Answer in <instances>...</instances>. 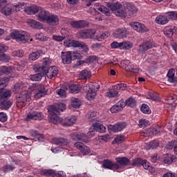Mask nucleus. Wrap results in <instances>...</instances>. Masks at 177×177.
I'll use <instances>...</instances> for the list:
<instances>
[{
  "instance_id": "473e14b6",
  "label": "nucleus",
  "mask_w": 177,
  "mask_h": 177,
  "mask_svg": "<svg viewBox=\"0 0 177 177\" xmlns=\"http://www.w3.org/2000/svg\"><path fill=\"white\" fill-rule=\"evenodd\" d=\"M175 70L174 69H170L169 70L167 73V77H168V82H172L173 84H175L177 82V76H175Z\"/></svg>"
},
{
  "instance_id": "69168bd1",
  "label": "nucleus",
  "mask_w": 177,
  "mask_h": 177,
  "mask_svg": "<svg viewBox=\"0 0 177 177\" xmlns=\"http://www.w3.org/2000/svg\"><path fill=\"white\" fill-rule=\"evenodd\" d=\"M0 60L1 62H9L10 60V57L6 55L5 53L0 54Z\"/></svg>"
},
{
  "instance_id": "393cba45",
  "label": "nucleus",
  "mask_w": 177,
  "mask_h": 177,
  "mask_svg": "<svg viewBox=\"0 0 177 177\" xmlns=\"http://www.w3.org/2000/svg\"><path fill=\"white\" fill-rule=\"evenodd\" d=\"M14 70L13 66H0V75H9L13 73Z\"/></svg>"
},
{
  "instance_id": "4468645a",
  "label": "nucleus",
  "mask_w": 177,
  "mask_h": 177,
  "mask_svg": "<svg viewBox=\"0 0 177 177\" xmlns=\"http://www.w3.org/2000/svg\"><path fill=\"white\" fill-rule=\"evenodd\" d=\"M130 26L137 32H147L149 31V28L145 24L140 22H131L130 23Z\"/></svg>"
},
{
  "instance_id": "f03ea898",
  "label": "nucleus",
  "mask_w": 177,
  "mask_h": 177,
  "mask_svg": "<svg viewBox=\"0 0 177 177\" xmlns=\"http://www.w3.org/2000/svg\"><path fill=\"white\" fill-rule=\"evenodd\" d=\"M12 96V93L9 90H3L0 93V109L1 110H9L12 107V103L9 100Z\"/></svg>"
},
{
  "instance_id": "412c9836",
  "label": "nucleus",
  "mask_w": 177,
  "mask_h": 177,
  "mask_svg": "<svg viewBox=\"0 0 177 177\" xmlns=\"http://www.w3.org/2000/svg\"><path fill=\"white\" fill-rule=\"evenodd\" d=\"M61 57L64 64H70L73 61L71 51H67L66 53L62 52Z\"/></svg>"
},
{
  "instance_id": "a211bd4d",
  "label": "nucleus",
  "mask_w": 177,
  "mask_h": 177,
  "mask_svg": "<svg viewBox=\"0 0 177 177\" xmlns=\"http://www.w3.org/2000/svg\"><path fill=\"white\" fill-rule=\"evenodd\" d=\"M75 147L77 148L78 150L81 151L84 154V156H86V154H89L91 153V149L86 145H84V143L77 142L74 144Z\"/></svg>"
},
{
  "instance_id": "603ef678",
  "label": "nucleus",
  "mask_w": 177,
  "mask_h": 177,
  "mask_svg": "<svg viewBox=\"0 0 177 177\" xmlns=\"http://www.w3.org/2000/svg\"><path fill=\"white\" fill-rule=\"evenodd\" d=\"M166 15H167V18L169 19H171V20H177V12H169L166 13Z\"/></svg>"
},
{
  "instance_id": "c9c22d12",
  "label": "nucleus",
  "mask_w": 177,
  "mask_h": 177,
  "mask_svg": "<svg viewBox=\"0 0 177 177\" xmlns=\"http://www.w3.org/2000/svg\"><path fill=\"white\" fill-rule=\"evenodd\" d=\"M53 142L55 145H59V146H67L68 143H69L68 140L66 138H54Z\"/></svg>"
},
{
  "instance_id": "bf43d9fd",
  "label": "nucleus",
  "mask_w": 177,
  "mask_h": 177,
  "mask_svg": "<svg viewBox=\"0 0 177 177\" xmlns=\"http://www.w3.org/2000/svg\"><path fill=\"white\" fill-rule=\"evenodd\" d=\"M23 88H24V84L22 82L17 83L14 86L15 92H19V91H20V89H23Z\"/></svg>"
},
{
  "instance_id": "3c124183",
  "label": "nucleus",
  "mask_w": 177,
  "mask_h": 177,
  "mask_svg": "<svg viewBox=\"0 0 177 177\" xmlns=\"http://www.w3.org/2000/svg\"><path fill=\"white\" fill-rule=\"evenodd\" d=\"M12 55L15 57H23L24 56V51L23 50H15L12 53Z\"/></svg>"
},
{
  "instance_id": "13d9d810",
  "label": "nucleus",
  "mask_w": 177,
  "mask_h": 177,
  "mask_svg": "<svg viewBox=\"0 0 177 177\" xmlns=\"http://www.w3.org/2000/svg\"><path fill=\"white\" fill-rule=\"evenodd\" d=\"M141 111L144 113V114H150V109L147 104H142L141 106Z\"/></svg>"
},
{
  "instance_id": "864d4df0",
  "label": "nucleus",
  "mask_w": 177,
  "mask_h": 177,
  "mask_svg": "<svg viewBox=\"0 0 177 177\" xmlns=\"http://www.w3.org/2000/svg\"><path fill=\"white\" fill-rule=\"evenodd\" d=\"M78 140H81V142H84V143H88V136L84 133H79Z\"/></svg>"
},
{
  "instance_id": "37998d69",
  "label": "nucleus",
  "mask_w": 177,
  "mask_h": 177,
  "mask_svg": "<svg viewBox=\"0 0 177 177\" xmlns=\"http://www.w3.org/2000/svg\"><path fill=\"white\" fill-rule=\"evenodd\" d=\"M88 120L91 122H95V121H97V112H90L88 113Z\"/></svg>"
},
{
  "instance_id": "338daca9",
  "label": "nucleus",
  "mask_w": 177,
  "mask_h": 177,
  "mask_svg": "<svg viewBox=\"0 0 177 177\" xmlns=\"http://www.w3.org/2000/svg\"><path fill=\"white\" fill-rule=\"evenodd\" d=\"M0 121L1 122H6L8 121V115L3 112H0Z\"/></svg>"
},
{
  "instance_id": "1a4fd4ad",
  "label": "nucleus",
  "mask_w": 177,
  "mask_h": 177,
  "mask_svg": "<svg viewBox=\"0 0 177 177\" xmlns=\"http://www.w3.org/2000/svg\"><path fill=\"white\" fill-rule=\"evenodd\" d=\"M84 90L86 91V99L88 100H93L96 97V89L95 85L90 83L84 86Z\"/></svg>"
},
{
  "instance_id": "20e7f679",
  "label": "nucleus",
  "mask_w": 177,
  "mask_h": 177,
  "mask_svg": "<svg viewBox=\"0 0 177 177\" xmlns=\"http://www.w3.org/2000/svg\"><path fill=\"white\" fill-rule=\"evenodd\" d=\"M33 70L35 73H39L31 75L30 76V80H31V81H41L44 75V73H45L46 68L42 67L39 64H35L33 66Z\"/></svg>"
},
{
  "instance_id": "49530a36",
  "label": "nucleus",
  "mask_w": 177,
  "mask_h": 177,
  "mask_svg": "<svg viewBox=\"0 0 177 177\" xmlns=\"http://www.w3.org/2000/svg\"><path fill=\"white\" fill-rule=\"evenodd\" d=\"M109 35H110V33L105 32H102V33L97 35L95 37V38H96L97 41H102V39L107 38V37H109Z\"/></svg>"
},
{
  "instance_id": "f704fd0d",
  "label": "nucleus",
  "mask_w": 177,
  "mask_h": 177,
  "mask_svg": "<svg viewBox=\"0 0 177 177\" xmlns=\"http://www.w3.org/2000/svg\"><path fill=\"white\" fill-rule=\"evenodd\" d=\"M118 91L115 90V88L109 89L105 93L106 97H109V99H111L113 97H118Z\"/></svg>"
},
{
  "instance_id": "09e8293b",
  "label": "nucleus",
  "mask_w": 177,
  "mask_h": 177,
  "mask_svg": "<svg viewBox=\"0 0 177 177\" xmlns=\"http://www.w3.org/2000/svg\"><path fill=\"white\" fill-rule=\"evenodd\" d=\"M24 8V3H19L17 5L12 6V12H20Z\"/></svg>"
},
{
  "instance_id": "e433bc0d",
  "label": "nucleus",
  "mask_w": 177,
  "mask_h": 177,
  "mask_svg": "<svg viewBox=\"0 0 177 177\" xmlns=\"http://www.w3.org/2000/svg\"><path fill=\"white\" fill-rule=\"evenodd\" d=\"M174 32H175V27L167 26L164 29L165 35H167L169 38H171L174 35Z\"/></svg>"
},
{
  "instance_id": "052dcab7",
  "label": "nucleus",
  "mask_w": 177,
  "mask_h": 177,
  "mask_svg": "<svg viewBox=\"0 0 177 177\" xmlns=\"http://www.w3.org/2000/svg\"><path fill=\"white\" fill-rule=\"evenodd\" d=\"M149 149H157V147H158V146H160V143H158V141L157 140H153L149 142Z\"/></svg>"
},
{
  "instance_id": "58836bf2",
  "label": "nucleus",
  "mask_w": 177,
  "mask_h": 177,
  "mask_svg": "<svg viewBox=\"0 0 177 177\" xmlns=\"http://www.w3.org/2000/svg\"><path fill=\"white\" fill-rule=\"evenodd\" d=\"M41 53H39V51L33 52L29 55L28 59L31 62H35V60H37V59H39Z\"/></svg>"
},
{
  "instance_id": "6e6552de",
  "label": "nucleus",
  "mask_w": 177,
  "mask_h": 177,
  "mask_svg": "<svg viewBox=\"0 0 177 177\" xmlns=\"http://www.w3.org/2000/svg\"><path fill=\"white\" fill-rule=\"evenodd\" d=\"M27 35V32H23V33H20L19 30H14L10 33V37H7L5 38V41H10V38L12 39H16L18 42H24L26 41V37Z\"/></svg>"
},
{
  "instance_id": "b1692460",
  "label": "nucleus",
  "mask_w": 177,
  "mask_h": 177,
  "mask_svg": "<svg viewBox=\"0 0 177 177\" xmlns=\"http://www.w3.org/2000/svg\"><path fill=\"white\" fill-rule=\"evenodd\" d=\"M77 122V117L71 116L70 118H66L65 119H62V127H71V125H74V123Z\"/></svg>"
},
{
  "instance_id": "39448f33",
  "label": "nucleus",
  "mask_w": 177,
  "mask_h": 177,
  "mask_svg": "<svg viewBox=\"0 0 177 177\" xmlns=\"http://www.w3.org/2000/svg\"><path fill=\"white\" fill-rule=\"evenodd\" d=\"M30 91H35L34 96L35 99H40L46 95V89L45 86L42 84H32L30 86Z\"/></svg>"
},
{
  "instance_id": "c03bdc74",
  "label": "nucleus",
  "mask_w": 177,
  "mask_h": 177,
  "mask_svg": "<svg viewBox=\"0 0 177 177\" xmlns=\"http://www.w3.org/2000/svg\"><path fill=\"white\" fill-rule=\"evenodd\" d=\"M125 106H128V107H135L136 106V100L132 97H129L125 102Z\"/></svg>"
},
{
  "instance_id": "bb28decb",
  "label": "nucleus",
  "mask_w": 177,
  "mask_h": 177,
  "mask_svg": "<svg viewBox=\"0 0 177 177\" xmlns=\"http://www.w3.org/2000/svg\"><path fill=\"white\" fill-rule=\"evenodd\" d=\"M1 12L2 15H4V16H10V15L13 13V6L10 4L6 5L1 8Z\"/></svg>"
},
{
  "instance_id": "9b49d317",
  "label": "nucleus",
  "mask_w": 177,
  "mask_h": 177,
  "mask_svg": "<svg viewBox=\"0 0 177 177\" xmlns=\"http://www.w3.org/2000/svg\"><path fill=\"white\" fill-rule=\"evenodd\" d=\"M44 67V66H41ZM46 68L45 72L43 73L44 75H46L47 78L48 80H52V78L56 77L57 74H59V70L56 66H51L47 68L46 66L44 67Z\"/></svg>"
},
{
  "instance_id": "f8f14e48",
  "label": "nucleus",
  "mask_w": 177,
  "mask_h": 177,
  "mask_svg": "<svg viewBox=\"0 0 177 177\" xmlns=\"http://www.w3.org/2000/svg\"><path fill=\"white\" fill-rule=\"evenodd\" d=\"M30 120H34L35 121H42V120H44V114H42V112L38 111L28 113L26 118V120L30 121Z\"/></svg>"
},
{
  "instance_id": "f257e3e1",
  "label": "nucleus",
  "mask_w": 177,
  "mask_h": 177,
  "mask_svg": "<svg viewBox=\"0 0 177 177\" xmlns=\"http://www.w3.org/2000/svg\"><path fill=\"white\" fill-rule=\"evenodd\" d=\"M66 110V104L61 103V104H55L51 106V111L48 115V121L52 124H61L62 120L61 118L57 116L56 113H62Z\"/></svg>"
},
{
  "instance_id": "680f3d73",
  "label": "nucleus",
  "mask_w": 177,
  "mask_h": 177,
  "mask_svg": "<svg viewBox=\"0 0 177 177\" xmlns=\"http://www.w3.org/2000/svg\"><path fill=\"white\" fill-rule=\"evenodd\" d=\"M161 131V127L158 125H156L153 128L151 129V132L152 135H157Z\"/></svg>"
},
{
  "instance_id": "2eb2a0df",
  "label": "nucleus",
  "mask_w": 177,
  "mask_h": 177,
  "mask_svg": "<svg viewBox=\"0 0 177 177\" xmlns=\"http://www.w3.org/2000/svg\"><path fill=\"white\" fill-rule=\"evenodd\" d=\"M153 48H156L155 42L151 40L145 41L140 46L139 52L145 53V52H147L149 49H151Z\"/></svg>"
},
{
  "instance_id": "423d86ee",
  "label": "nucleus",
  "mask_w": 177,
  "mask_h": 177,
  "mask_svg": "<svg viewBox=\"0 0 177 177\" xmlns=\"http://www.w3.org/2000/svg\"><path fill=\"white\" fill-rule=\"evenodd\" d=\"M64 46L68 48H81L84 52H89V48L83 41H78L77 40H65L64 42Z\"/></svg>"
},
{
  "instance_id": "7ed1b4c3",
  "label": "nucleus",
  "mask_w": 177,
  "mask_h": 177,
  "mask_svg": "<svg viewBox=\"0 0 177 177\" xmlns=\"http://www.w3.org/2000/svg\"><path fill=\"white\" fill-rule=\"evenodd\" d=\"M110 9L118 17H128V12L127 10V8L122 6V5L118 3L111 4Z\"/></svg>"
},
{
  "instance_id": "9d476101",
  "label": "nucleus",
  "mask_w": 177,
  "mask_h": 177,
  "mask_svg": "<svg viewBox=\"0 0 177 177\" xmlns=\"http://www.w3.org/2000/svg\"><path fill=\"white\" fill-rule=\"evenodd\" d=\"M95 34H96V31H95L94 30H84L79 32L77 34V37L80 39H88L93 38V37H95Z\"/></svg>"
},
{
  "instance_id": "6ab92c4d",
  "label": "nucleus",
  "mask_w": 177,
  "mask_h": 177,
  "mask_svg": "<svg viewBox=\"0 0 177 177\" xmlns=\"http://www.w3.org/2000/svg\"><path fill=\"white\" fill-rule=\"evenodd\" d=\"M116 163L119 165L120 169L122 167H127L131 165V160L127 157H119L115 158Z\"/></svg>"
},
{
  "instance_id": "dca6fc26",
  "label": "nucleus",
  "mask_w": 177,
  "mask_h": 177,
  "mask_svg": "<svg viewBox=\"0 0 177 177\" xmlns=\"http://www.w3.org/2000/svg\"><path fill=\"white\" fill-rule=\"evenodd\" d=\"M50 15V12H49V11H47L45 9L41 8L37 15V20H39V21L46 22Z\"/></svg>"
},
{
  "instance_id": "0e129e2a",
  "label": "nucleus",
  "mask_w": 177,
  "mask_h": 177,
  "mask_svg": "<svg viewBox=\"0 0 177 177\" xmlns=\"http://www.w3.org/2000/svg\"><path fill=\"white\" fill-rule=\"evenodd\" d=\"M50 59L49 58H44V62H43V65L41 66L40 65V67H47V68H49V66H50Z\"/></svg>"
},
{
  "instance_id": "4be33fe9",
  "label": "nucleus",
  "mask_w": 177,
  "mask_h": 177,
  "mask_svg": "<svg viewBox=\"0 0 177 177\" xmlns=\"http://www.w3.org/2000/svg\"><path fill=\"white\" fill-rule=\"evenodd\" d=\"M59 16L50 14L46 23L50 24V26H57L59 25Z\"/></svg>"
},
{
  "instance_id": "5701e85b",
  "label": "nucleus",
  "mask_w": 177,
  "mask_h": 177,
  "mask_svg": "<svg viewBox=\"0 0 177 177\" xmlns=\"http://www.w3.org/2000/svg\"><path fill=\"white\" fill-rule=\"evenodd\" d=\"M124 107H125V102L120 100L110 109V111L111 113H118V111H121Z\"/></svg>"
},
{
  "instance_id": "de8ad7c7",
  "label": "nucleus",
  "mask_w": 177,
  "mask_h": 177,
  "mask_svg": "<svg viewBox=\"0 0 177 177\" xmlns=\"http://www.w3.org/2000/svg\"><path fill=\"white\" fill-rule=\"evenodd\" d=\"M116 91H127V84H118L113 86Z\"/></svg>"
},
{
  "instance_id": "e2e57ef3",
  "label": "nucleus",
  "mask_w": 177,
  "mask_h": 177,
  "mask_svg": "<svg viewBox=\"0 0 177 177\" xmlns=\"http://www.w3.org/2000/svg\"><path fill=\"white\" fill-rule=\"evenodd\" d=\"M71 56L73 60H77V59L80 60V59H82V55H81L80 53L74 52L71 53Z\"/></svg>"
},
{
  "instance_id": "774afa93",
  "label": "nucleus",
  "mask_w": 177,
  "mask_h": 177,
  "mask_svg": "<svg viewBox=\"0 0 177 177\" xmlns=\"http://www.w3.org/2000/svg\"><path fill=\"white\" fill-rule=\"evenodd\" d=\"M147 98L151 99V100H158V95L157 94L150 93L148 94Z\"/></svg>"
},
{
  "instance_id": "0eeeda50",
  "label": "nucleus",
  "mask_w": 177,
  "mask_h": 177,
  "mask_svg": "<svg viewBox=\"0 0 177 177\" xmlns=\"http://www.w3.org/2000/svg\"><path fill=\"white\" fill-rule=\"evenodd\" d=\"M30 101V95L28 92L23 91L19 94L18 98H17V106L18 109H23L27 104V102Z\"/></svg>"
},
{
  "instance_id": "f3484780",
  "label": "nucleus",
  "mask_w": 177,
  "mask_h": 177,
  "mask_svg": "<svg viewBox=\"0 0 177 177\" xmlns=\"http://www.w3.org/2000/svg\"><path fill=\"white\" fill-rule=\"evenodd\" d=\"M71 26L73 28H85L89 26V23L85 20L73 21L71 22Z\"/></svg>"
},
{
  "instance_id": "cd10ccee",
  "label": "nucleus",
  "mask_w": 177,
  "mask_h": 177,
  "mask_svg": "<svg viewBox=\"0 0 177 177\" xmlns=\"http://www.w3.org/2000/svg\"><path fill=\"white\" fill-rule=\"evenodd\" d=\"M127 17L129 18L133 15H136L139 10L136 6L133 4H129L127 6Z\"/></svg>"
},
{
  "instance_id": "aec40b11",
  "label": "nucleus",
  "mask_w": 177,
  "mask_h": 177,
  "mask_svg": "<svg viewBox=\"0 0 177 177\" xmlns=\"http://www.w3.org/2000/svg\"><path fill=\"white\" fill-rule=\"evenodd\" d=\"M103 167L104 168L113 169V171H118V169H120V165H118V164L113 163V162L108 160H104L103 161Z\"/></svg>"
},
{
  "instance_id": "ddd939ff",
  "label": "nucleus",
  "mask_w": 177,
  "mask_h": 177,
  "mask_svg": "<svg viewBox=\"0 0 177 177\" xmlns=\"http://www.w3.org/2000/svg\"><path fill=\"white\" fill-rule=\"evenodd\" d=\"M129 35V31H128V29L125 28H118L113 32L114 38H118L119 39L127 38Z\"/></svg>"
},
{
  "instance_id": "6e6d98bb",
  "label": "nucleus",
  "mask_w": 177,
  "mask_h": 177,
  "mask_svg": "<svg viewBox=\"0 0 177 177\" xmlns=\"http://www.w3.org/2000/svg\"><path fill=\"white\" fill-rule=\"evenodd\" d=\"M55 171L50 169V170H43L40 171L41 175H44V176H53V172Z\"/></svg>"
},
{
  "instance_id": "c756f323",
  "label": "nucleus",
  "mask_w": 177,
  "mask_h": 177,
  "mask_svg": "<svg viewBox=\"0 0 177 177\" xmlns=\"http://www.w3.org/2000/svg\"><path fill=\"white\" fill-rule=\"evenodd\" d=\"M163 162L165 164H172V162H176V156L171 153L165 154Z\"/></svg>"
},
{
  "instance_id": "c85d7f7f",
  "label": "nucleus",
  "mask_w": 177,
  "mask_h": 177,
  "mask_svg": "<svg viewBox=\"0 0 177 177\" xmlns=\"http://www.w3.org/2000/svg\"><path fill=\"white\" fill-rule=\"evenodd\" d=\"M40 10L41 8L34 5L25 8V12L28 13V15H35V13H39Z\"/></svg>"
},
{
  "instance_id": "a18cd8bd",
  "label": "nucleus",
  "mask_w": 177,
  "mask_h": 177,
  "mask_svg": "<svg viewBox=\"0 0 177 177\" xmlns=\"http://www.w3.org/2000/svg\"><path fill=\"white\" fill-rule=\"evenodd\" d=\"M132 48V44L129 41H122L121 42V49L124 50H128Z\"/></svg>"
},
{
  "instance_id": "8fccbe9b",
  "label": "nucleus",
  "mask_w": 177,
  "mask_h": 177,
  "mask_svg": "<svg viewBox=\"0 0 177 177\" xmlns=\"http://www.w3.org/2000/svg\"><path fill=\"white\" fill-rule=\"evenodd\" d=\"M71 105L74 109H78L80 106H81V101H80L78 98H73L71 102Z\"/></svg>"
},
{
  "instance_id": "a19ab883",
  "label": "nucleus",
  "mask_w": 177,
  "mask_h": 177,
  "mask_svg": "<svg viewBox=\"0 0 177 177\" xmlns=\"http://www.w3.org/2000/svg\"><path fill=\"white\" fill-rule=\"evenodd\" d=\"M8 82L9 78L8 77H3L0 79V91L3 90V88L8 86Z\"/></svg>"
},
{
  "instance_id": "4c0bfd02",
  "label": "nucleus",
  "mask_w": 177,
  "mask_h": 177,
  "mask_svg": "<svg viewBox=\"0 0 177 177\" xmlns=\"http://www.w3.org/2000/svg\"><path fill=\"white\" fill-rule=\"evenodd\" d=\"M28 23H29L30 27H32V28H37L39 30L42 28V24L34 19H29Z\"/></svg>"
},
{
  "instance_id": "a878e982",
  "label": "nucleus",
  "mask_w": 177,
  "mask_h": 177,
  "mask_svg": "<svg viewBox=\"0 0 177 177\" xmlns=\"http://www.w3.org/2000/svg\"><path fill=\"white\" fill-rule=\"evenodd\" d=\"M120 64L122 68L126 71H130V73L133 71V65H131V62H129V60H122Z\"/></svg>"
},
{
  "instance_id": "2f4dec72",
  "label": "nucleus",
  "mask_w": 177,
  "mask_h": 177,
  "mask_svg": "<svg viewBox=\"0 0 177 177\" xmlns=\"http://www.w3.org/2000/svg\"><path fill=\"white\" fill-rule=\"evenodd\" d=\"M156 21L158 24H160L161 26H164L167 24L169 19L167 15H159L156 18Z\"/></svg>"
},
{
  "instance_id": "79ce46f5",
  "label": "nucleus",
  "mask_w": 177,
  "mask_h": 177,
  "mask_svg": "<svg viewBox=\"0 0 177 177\" xmlns=\"http://www.w3.org/2000/svg\"><path fill=\"white\" fill-rule=\"evenodd\" d=\"M98 10H100V12H102V13L106 15V16H110L111 15V10L109 7L100 6V7L98 8Z\"/></svg>"
},
{
  "instance_id": "5fc2aeb1",
  "label": "nucleus",
  "mask_w": 177,
  "mask_h": 177,
  "mask_svg": "<svg viewBox=\"0 0 177 177\" xmlns=\"http://www.w3.org/2000/svg\"><path fill=\"white\" fill-rule=\"evenodd\" d=\"M69 89L71 91V93H79L80 92V87L77 86H75L74 84H72L69 86Z\"/></svg>"
},
{
  "instance_id": "ea45409f",
  "label": "nucleus",
  "mask_w": 177,
  "mask_h": 177,
  "mask_svg": "<svg viewBox=\"0 0 177 177\" xmlns=\"http://www.w3.org/2000/svg\"><path fill=\"white\" fill-rule=\"evenodd\" d=\"M92 75V73L91 71L87 70H83L80 72V77L83 80H88V78H91V76Z\"/></svg>"
},
{
  "instance_id": "4d7b16f0",
  "label": "nucleus",
  "mask_w": 177,
  "mask_h": 177,
  "mask_svg": "<svg viewBox=\"0 0 177 177\" xmlns=\"http://www.w3.org/2000/svg\"><path fill=\"white\" fill-rule=\"evenodd\" d=\"M125 140V137L124 136H118L117 138L114 139L113 143H116L117 145H120V143H122Z\"/></svg>"
},
{
  "instance_id": "72a5a7b5",
  "label": "nucleus",
  "mask_w": 177,
  "mask_h": 177,
  "mask_svg": "<svg viewBox=\"0 0 177 177\" xmlns=\"http://www.w3.org/2000/svg\"><path fill=\"white\" fill-rule=\"evenodd\" d=\"M94 131H96V132H100V133H103V132H106V127L100 124V123H94L92 125Z\"/></svg>"
},
{
  "instance_id": "7c9ffc66",
  "label": "nucleus",
  "mask_w": 177,
  "mask_h": 177,
  "mask_svg": "<svg viewBox=\"0 0 177 177\" xmlns=\"http://www.w3.org/2000/svg\"><path fill=\"white\" fill-rule=\"evenodd\" d=\"M126 127L127 123L124 122H120L112 126V131H113V132H121V131H122V129H124V128Z\"/></svg>"
}]
</instances>
